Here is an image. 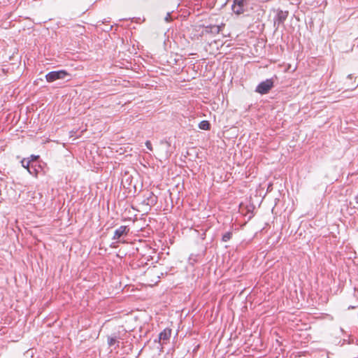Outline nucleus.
<instances>
[{
  "mask_svg": "<svg viewBox=\"0 0 358 358\" xmlns=\"http://www.w3.org/2000/svg\"><path fill=\"white\" fill-rule=\"evenodd\" d=\"M119 341L117 336H109L108 337V344L110 347L115 346L118 347L119 346Z\"/></svg>",
  "mask_w": 358,
  "mask_h": 358,
  "instance_id": "nucleus-8",
  "label": "nucleus"
},
{
  "mask_svg": "<svg viewBox=\"0 0 358 358\" xmlns=\"http://www.w3.org/2000/svg\"><path fill=\"white\" fill-rule=\"evenodd\" d=\"M222 29V27L219 25H210L208 27H206L203 33L206 34H213L216 35L218 34Z\"/></svg>",
  "mask_w": 358,
  "mask_h": 358,
  "instance_id": "nucleus-6",
  "label": "nucleus"
},
{
  "mask_svg": "<svg viewBox=\"0 0 358 358\" xmlns=\"http://www.w3.org/2000/svg\"><path fill=\"white\" fill-rule=\"evenodd\" d=\"M164 20L167 22H169L171 20V14L169 13L166 14V16L165 17Z\"/></svg>",
  "mask_w": 358,
  "mask_h": 358,
  "instance_id": "nucleus-13",
  "label": "nucleus"
},
{
  "mask_svg": "<svg viewBox=\"0 0 358 358\" xmlns=\"http://www.w3.org/2000/svg\"><path fill=\"white\" fill-rule=\"evenodd\" d=\"M199 128L202 130H209L210 124L207 120H203L199 124Z\"/></svg>",
  "mask_w": 358,
  "mask_h": 358,
  "instance_id": "nucleus-9",
  "label": "nucleus"
},
{
  "mask_svg": "<svg viewBox=\"0 0 358 358\" xmlns=\"http://www.w3.org/2000/svg\"><path fill=\"white\" fill-rule=\"evenodd\" d=\"M38 157V156H34V155L31 156L32 159H36Z\"/></svg>",
  "mask_w": 358,
  "mask_h": 358,
  "instance_id": "nucleus-14",
  "label": "nucleus"
},
{
  "mask_svg": "<svg viewBox=\"0 0 358 358\" xmlns=\"http://www.w3.org/2000/svg\"><path fill=\"white\" fill-rule=\"evenodd\" d=\"M67 76L69 73L65 70L54 71L48 73L45 78L48 83H52L57 80L64 79Z\"/></svg>",
  "mask_w": 358,
  "mask_h": 358,
  "instance_id": "nucleus-2",
  "label": "nucleus"
},
{
  "mask_svg": "<svg viewBox=\"0 0 358 358\" xmlns=\"http://www.w3.org/2000/svg\"><path fill=\"white\" fill-rule=\"evenodd\" d=\"M250 0H234L231 9L236 15L243 13L249 4Z\"/></svg>",
  "mask_w": 358,
  "mask_h": 358,
  "instance_id": "nucleus-1",
  "label": "nucleus"
},
{
  "mask_svg": "<svg viewBox=\"0 0 358 358\" xmlns=\"http://www.w3.org/2000/svg\"><path fill=\"white\" fill-rule=\"evenodd\" d=\"M231 236H232V233L231 232H230V231L226 232L222 236V240L224 242H227L228 241H229L231 239Z\"/></svg>",
  "mask_w": 358,
  "mask_h": 358,
  "instance_id": "nucleus-10",
  "label": "nucleus"
},
{
  "mask_svg": "<svg viewBox=\"0 0 358 358\" xmlns=\"http://www.w3.org/2000/svg\"><path fill=\"white\" fill-rule=\"evenodd\" d=\"M22 165L24 168L25 169H27V170L29 171V173H31L29 169V164H30V161L29 160H26L25 159H22Z\"/></svg>",
  "mask_w": 358,
  "mask_h": 358,
  "instance_id": "nucleus-11",
  "label": "nucleus"
},
{
  "mask_svg": "<svg viewBox=\"0 0 358 358\" xmlns=\"http://www.w3.org/2000/svg\"><path fill=\"white\" fill-rule=\"evenodd\" d=\"M171 335V329L169 328L164 329L159 334V342H162V344H165L167 341H169Z\"/></svg>",
  "mask_w": 358,
  "mask_h": 358,
  "instance_id": "nucleus-5",
  "label": "nucleus"
},
{
  "mask_svg": "<svg viewBox=\"0 0 358 358\" xmlns=\"http://www.w3.org/2000/svg\"><path fill=\"white\" fill-rule=\"evenodd\" d=\"M273 87V82L271 79H267L265 81L260 83L257 88L256 92L261 94H267L271 89Z\"/></svg>",
  "mask_w": 358,
  "mask_h": 358,
  "instance_id": "nucleus-3",
  "label": "nucleus"
},
{
  "mask_svg": "<svg viewBox=\"0 0 358 358\" xmlns=\"http://www.w3.org/2000/svg\"><path fill=\"white\" fill-rule=\"evenodd\" d=\"M355 308H356L355 306H349L348 309H355Z\"/></svg>",
  "mask_w": 358,
  "mask_h": 358,
  "instance_id": "nucleus-15",
  "label": "nucleus"
},
{
  "mask_svg": "<svg viewBox=\"0 0 358 358\" xmlns=\"http://www.w3.org/2000/svg\"><path fill=\"white\" fill-rule=\"evenodd\" d=\"M145 145H146V147H147V148H148V150H152V144H151V143H150V141H147L145 142Z\"/></svg>",
  "mask_w": 358,
  "mask_h": 358,
  "instance_id": "nucleus-12",
  "label": "nucleus"
},
{
  "mask_svg": "<svg viewBox=\"0 0 358 358\" xmlns=\"http://www.w3.org/2000/svg\"><path fill=\"white\" fill-rule=\"evenodd\" d=\"M287 11H283L281 10H278L276 16L274 18V23H277L278 25L280 24H283L285 20L287 19Z\"/></svg>",
  "mask_w": 358,
  "mask_h": 358,
  "instance_id": "nucleus-4",
  "label": "nucleus"
},
{
  "mask_svg": "<svg viewBox=\"0 0 358 358\" xmlns=\"http://www.w3.org/2000/svg\"><path fill=\"white\" fill-rule=\"evenodd\" d=\"M129 229L127 226H121L115 231L113 239L117 240L124 234H127L129 232Z\"/></svg>",
  "mask_w": 358,
  "mask_h": 358,
  "instance_id": "nucleus-7",
  "label": "nucleus"
}]
</instances>
